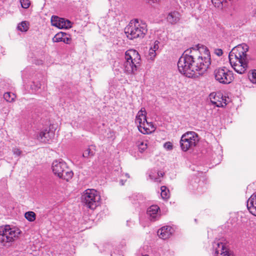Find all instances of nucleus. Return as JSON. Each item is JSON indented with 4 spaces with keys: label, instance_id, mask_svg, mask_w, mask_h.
<instances>
[{
    "label": "nucleus",
    "instance_id": "58836bf2",
    "mask_svg": "<svg viewBox=\"0 0 256 256\" xmlns=\"http://www.w3.org/2000/svg\"><path fill=\"white\" fill-rule=\"evenodd\" d=\"M215 54L218 56H221L223 54V52L221 49H216L215 50Z\"/></svg>",
    "mask_w": 256,
    "mask_h": 256
},
{
    "label": "nucleus",
    "instance_id": "37998d69",
    "mask_svg": "<svg viewBox=\"0 0 256 256\" xmlns=\"http://www.w3.org/2000/svg\"><path fill=\"white\" fill-rule=\"evenodd\" d=\"M126 176H127L128 178H130V176L128 174H126Z\"/></svg>",
    "mask_w": 256,
    "mask_h": 256
},
{
    "label": "nucleus",
    "instance_id": "412c9836",
    "mask_svg": "<svg viewBox=\"0 0 256 256\" xmlns=\"http://www.w3.org/2000/svg\"><path fill=\"white\" fill-rule=\"evenodd\" d=\"M58 28L60 29L68 28L72 27V22L64 18H60Z\"/></svg>",
    "mask_w": 256,
    "mask_h": 256
},
{
    "label": "nucleus",
    "instance_id": "c9c22d12",
    "mask_svg": "<svg viewBox=\"0 0 256 256\" xmlns=\"http://www.w3.org/2000/svg\"><path fill=\"white\" fill-rule=\"evenodd\" d=\"M149 54L150 56V58L151 59H154L156 56V51L150 48V50Z\"/></svg>",
    "mask_w": 256,
    "mask_h": 256
},
{
    "label": "nucleus",
    "instance_id": "7c9ffc66",
    "mask_svg": "<svg viewBox=\"0 0 256 256\" xmlns=\"http://www.w3.org/2000/svg\"><path fill=\"white\" fill-rule=\"evenodd\" d=\"M21 6L24 8H28L30 6V1L29 0H20Z\"/></svg>",
    "mask_w": 256,
    "mask_h": 256
},
{
    "label": "nucleus",
    "instance_id": "a878e982",
    "mask_svg": "<svg viewBox=\"0 0 256 256\" xmlns=\"http://www.w3.org/2000/svg\"><path fill=\"white\" fill-rule=\"evenodd\" d=\"M15 95L10 92H5L4 94V98L8 102H12L15 98Z\"/></svg>",
    "mask_w": 256,
    "mask_h": 256
},
{
    "label": "nucleus",
    "instance_id": "a19ab883",
    "mask_svg": "<svg viewBox=\"0 0 256 256\" xmlns=\"http://www.w3.org/2000/svg\"><path fill=\"white\" fill-rule=\"evenodd\" d=\"M120 184L122 186L124 185V182L122 180H120Z\"/></svg>",
    "mask_w": 256,
    "mask_h": 256
},
{
    "label": "nucleus",
    "instance_id": "ddd939ff",
    "mask_svg": "<svg viewBox=\"0 0 256 256\" xmlns=\"http://www.w3.org/2000/svg\"><path fill=\"white\" fill-rule=\"evenodd\" d=\"M146 214L149 220L152 222H154L160 217V208L157 205H152L148 208Z\"/></svg>",
    "mask_w": 256,
    "mask_h": 256
},
{
    "label": "nucleus",
    "instance_id": "f257e3e1",
    "mask_svg": "<svg viewBox=\"0 0 256 256\" xmlns=\"http://www.w3.org/2000/svg\"><path fill=\"white\" fill-rule=\"evenodd\" d=\"M186 50H188V56L192 58L191 64H192V67L194 66L196 67L194 68L195 75L196 72L198 74H202L210 64V58L208 50L205 51L206 56H203L198 50L193 48Z\"/></svg>",
    "mask_w": 256,
    "mask_h": 256
},
{
    "label": "nucleus",
    "instance_id": "f8f14e48",
    "mask_svg": "<svg viewBox=\"0 0 256 256\" xmlns=\"http://www.w3.org/2000/svg\"><path fill=\"white\" fill-rule=\"evenodd\" d=\"M209 96L211 102L217 107H224L227 104L226 99L220 92H212Z\"/></svg>",
    "mask_w": 256,
    "mask_h": 256
},
{
    "label": "nucleus",
    "instance_id": "9d476101",
    "mask_svg": "<svg viewBox=\"0 0 256 256\" xmlns=\"http://www.w3.org/2000/svg\"><path fill=\"white\" fill-rule=\"evenodd\" d=\"M214 76L216 80L222 84H228L234 78L232 72L225 67L216 68Z\"/></svg>",
    "mask_w": 256,
    "mask_h": 256
},
{
    "label": "nucleus",
    "instance_id": "9b49d317",
    "mask_svg": "<svg viewBox=\"0 0 256 256\" xmlns=\"http://www.w3.org/2000/svg\"><path fill=\"white\" fill-rule=\"evenodd\" d=\"M222 240H216L213 242V248L214 250V256H233L229 253L226 244Z\"/></svg>",
    "mask_w": 256,
    "mask_h": 256
},
{
    "label": "nucleus",
    "instance_id": "5701e85b",
    "mask_svg": "<svg viewBox=\"0 0 256 256\" xmlns=\"http://www.w3.org/2000/svg\"><path fill=\"white\" fill-rule=\"evenodd\" d=\"M160 174L158 172H156V170H152L149 174V177L154 182H158L160 180H159Z\"/></svg>",
    "mask_w": 256,
    "mask_h": 256
},
{
    "label": "nucleus",
    "instance_id": "a18cd8bd",
    "mask_svg": "<svg viewBox=\"0 0 256 256\" xmlns=\"http://www.w3.org/2000/svg\"><path fill=\"white\" fill-rule=\"evenodd\" d=\"M40 222H43V221H40Z\"/></svg>",
    "mask_w": 256,
    "mask_h": 256
},
{
    "label": "nucleus",
    "instance_id": "72a5a7b5",
    "mask_svg": "<svg viewBox=\"0 0 256 256\" xmlns=\"http://www.w3.org/2000/svg\"><path fill=\"white\" fill-rule=\"evenodd\" d=\"M71 40H72V39H71L70 36L68 34H67V36H64L62 42L66 44H68L70 42Z\"/></svg>",
    "mask_w": 256,
    "mask_h": 256
},
{
    "label": "nucleus",
    "instance_id": "7ed1b4c3",
    "mask_svg": "<svg viewBox=\"0 0 256 256\" xmlns=\"http://www.w3.org/2000/svg\"><path fill=\"white\" fill-rule=\"evenodd\" d=\"M147 30L146 23L140 22L138 19L132 20L124 29L127 38L131 40L143 38L146 34Z\"/></svg>",
    "mask_w": 256,
    "mask_h": 256
},
{
    "label": "nucleus",
    "instance_id": "ea45409f",
    "mask_svg": "<svg viewBox=\"0 0 256 256\" xmlns=\"http://www.w3.org/2000/svg\"><path fill=\"white\" fill-rule=\"evenodd\" d=\"M159 172V174H160L159 178H160V177H162V176H163V174H163L162 172Z\"/></svg>",
    "mask_w": 256,
    "mask_h": 256
},
{
    "label": "nucleus",
    "instance_id": "f3484780",
    "mask_svg": "<svg viewBox=\"0 0 256 256\" xmlns=\"http://www.w3.org/2000/svg\"><path fill=\"white\" fill-rule=\"evenodd\" d=\"M248 64V60L242 62L240 63L230 64L231 66L234 70L238 74H242L246 70Z\"/></svg>",
    "mask_w": 256,
    "mask_h": 256
},
{
    "label": "nucleus",
    "instance_id": "2f4dec72",
    "mask_svg": "<svg viewBox=\"0 0 256 256\" xmlns=\"http://www.w3.org/2000/svg\"><path fill=\"white\" fill-rule=\"evenodd\" d=\"M138 149L140 152H142L147 148V144L141 142L138 145Z\"/></svg>",
    "mask_w": 256,
    "mask_h": 256
},
{
    "label": "nucleus",
    "instance_id": "423d86ee",
    "mask_svg": "<svg viewBox=\"0 0 256 256\" xmlns=\"http://www.w3.org/2000/svg\"><path fill=\"white\" fill-rule=\"evenodd\" d=\"M20 234V231L16 226L2 225L0 226V242L4 246L7 243L14 240Z\"/></svg>",
    "mask_w": 256,
    "mask_h": 256
},
{
    "label": "nucleus",
    "instance_id": "2eb2a0df",
    "mask_svg": "<svg viewBox=\"0 0 256 256\" xmlns=\"http://www.w3.org/2000/svg\"><path fill=\"white\" fill-rule=\"evenodd\" d=\"M174 230L170 225H166L162 226L158 231V235L163 240L168 238L173 233Z\"/></svg>",
    "mask_w": 256,
    "mask_h": 256
},
{
    "label": "nucleus",
    "instance_id": "1a4fd4ad",
    "mask_svg": "<svg viewBox=\"0 0 256 256\" xmlns=\"http://www.w3.org/2000/svg\"><path fill=\"white\" fill-rule=\"evenodd\" d=\"M198 136L194 132H188L182 135L180 140L182 150L186 152L189 149L194 147L198 142Z\"/></svg>",
    "mask_w": 256,
    "mask_h": 256
},
{
    "label": "nucleus",
    "instance_id": "f03ea898",
    "mask_svg": "<svg viewBox=\"0 0 256 256\" xmlns=\"http://www.w3.org/2000/svg\"><path fill=\"white\" fill-rule=\"evenodd\" d=\"M140 56L136 50L130 49L126 50L122 65L124 72L127 74H134L140 66Z\"/></svg>",
    "mask_w": 256,
    "mask_h": 256
},
{
    "label": "nucleus",
    "instance_id": "39448f33",
    "mask_svg": "<svg viewBox=\"0 0 256 256\" xmlns=\"http://www.w3.org/2000/svg\"><path fill=\"white\" fill-rule=\"evenodd\" d=\"M52 168L56 176L66 181H68L73 176L72 171L68 166L62 160L54 161Z\"/></svg>",
    "mask_w": 256,
    "mask_h": 256
},
{
    "label": "nucleus",
    "instance_id": "6e6552de",
    "mask_svg": "<svg viewBox=\"0 0 256 256\" xmlns=\"http://www.w3.org/2000/svg\"><path fill=\"white\" fill-rule=\"evenodd\" d=\"M100 196L94 189H87L82 196V202L88 208L94 210L100 204Z\"/></svg>",
    "mask_w": 256,
    "mask_h": 256
},
{
    "label": "nucleus",
    "instance_id": "c03bdc74",
    "mask_svg": "<svg viewBox=\"0 0 256 256\" xmlns=\"http://www.w3.org/2000/svg\"><path fill=\"white\" fill-rule=\"evenodd\" d=\"M142 256H148V254H145V255Z\"/></svg>",
    "mask_w": 256,
    "mask_h": 256
},
{
    "label": "nucleus",
    "instance_id": "20e7f679",
    "mask_svg": "<svg viewBox=\"0 0 256 256\" xmlns=\"http://www.w3.org/2000/svg\"><path fill=\"white\" fill-rule=\"evenodd\" d=\"M188 50H185L182 56L180 58L178 67V71L182 74L188 78H193L196 76L194 72V69L196 67H192L191 64L192 58L188 56Z\"/></svg>",
    "mask_w": 256,
    "mask_h": 256
},
{
    "label": "nucleus",
    "instance_id": "f704fd0d",
    "mask_svg": "<svg viewBox=\"0 0 256 256\" xmlns=\"http://www.w3.org/2000/svg\"><path fill=\"white\" fill-rule=\"evenodd\" d=\"M164 148L168 150H170L172 148V145L170 142H166L164 145Z\"/></svg>",
    "mask_w": 256,
    "mask_h": 256
},
{
    "label": "nucleus",
    "instance_id": "c756f323",
    "mask_svg": "<svg viewBox=\"0 0 256 256\" xmlns=\"http://www.w3.org/2000/svg\"><path fill=\"white\" fill-rule=\"evenodd\" d=\"M40 84L38 82H34L31 85L30 88L34 92H37L40 88Z\"/></svg>",
    "mask_w": 256,
    "mask_h": 256
},
{
    "label": "nucleus",
    "instance_id": "4be33fe9",
    "mask_svg": "<svg viewBox=\"0 0 256 256\" xmlns=\"http://www.w3.org/2000/svg\"><path fill=\"white\" fill-rule=\"evenodd\" d=\"M64 36H67V34L63 32H58L52 38V42H62Z\"/></svg>",
    "mask_w": 256,
    "mask_h": 256
},
{
    "label": "nucleus",
    "instance_id": "0eeeda50",
    "mask_svg": "<svg viewBox=\"0 0 256 256\" xmlns=\"http://www.w3.org/2000/svg\"><path fill=\"white\" fill-rule=\"evenodd\" d=\"M248 48V46L246 44H238L233 48L228 56L230 64L240 63L248 60L246 52Z\"/></svg>",
    "mask_w": 256,
    "mask_h": 256
},
{
    "label": "nucleus",
    "instance_id": "b1692460",
    "mask_svg": "<svg viewBox=\"0 0 256 256\" xmlns=\"http://www.w3.org/2000/svg\"><path fill=\"white\" fill-rule=\"evenodd\" d=\"M24 216L29 222H32L36 220V215L34 212L30 211L25 213Z\"/></svg>",
    "mask_w": 256,
    "mask_h": 256
},
{
    "label": "nucleus",
    "instance_id": "dca6fc26",
    "mask_svg": "<svg viewBox=\"0 0 256 256\" xmlns=\"http://www.w3.org/2000/svg\"><path fill=\"white\" fill-rule=\"evenodd\" d=\"M247 208L252 214L256 216V192L248 200Z\"/></svg>",
    "mask_w": 256,
    "mask_h": 256
},
{
    "label": "nucleus",
    "instance_id": "473e14b6",
    "mask_svg": "<svg viewBox=\"0 0 256 256\" xmlns=\"http://www.w3.org/2000/svg\"><path fill=\"white\" fill-rule=\"evenodd\" d=\"M250 79L252 83L256 84V70H254L252 72V76L250 77Z\"/></svg>",
    "mask_w": 256,
    "mask_h": 256
},
{
    "label": "nucleus",
    "instance_id": "6ab92c4d",
    "mask_svg": "<svg viewBox=\"0 0 256 256\" xmlns=\"http://www.w3.org/2000/svg\"><path fill=\"white\" fill-rule=\"evenodd\" d=\"M180 19V13L176 11L169 12L166 17L167 21L172 24H176L179 21Z\"/></svg>",
    "mask_w": 256,
    "mask_h": 256
},
{
    "label": "nucleus",
    "instance_id": "393cba45",
    "mask_svg": "<svg viewBox=\"0 0 256 256\" xmlns=\"http://www.w3.org/2000/svg\"><path fill=\"white\" fill-rule=\"evenodd\" d=\"M17 28L21 32H26L28 29V24L26 21L22 22L18 24Z\"/></svg>",
    "mask_w": 256,
    "mask_h": 256
},
{
    "label": "nucleus",
    "instance_id": "a211bd4d",
    "mask_svg": "<svg viewBox=\"0 0 256 256\" xmlns=\"http://www.w3.org/2000/svg\"><path fill=\"white\" fill-rule=\"evenodd\" d=\"M138 130L143 134H149L154 130V128L151 123L148 122L142 126H138Z\"/></svg>",
    "mask_w": 256,
    "mask_h": 256
},
{
    "label": "nucleus",
    "instance_id": "e433bc0d",
    "mask_svg": "<svg viewBox=\"0 0 256 256\" xmlns=\"http://www.w3.org/2000/svg\"><path fill=\"white\" fill-rule=\"evenodd\" d=\"M12 152L14 154L18 156H20L22 152L18 148H14L12 150Z\"/></svg>",
    "mask_w": 256,
    "mask_h": 256
},
{
    "label": "nucleus",
    "instance_id": "aec40b11",
    "mask_svg": "<svg viewBox=\"0 0 256 256\" xmlns=\"http://www.w3.org/2000/svg\"><path fill=\"white\" fill-rule=\"evenodd\" d=\"M135 122L136 124H139L138 126H142L147 122L146 112L144 110H142V109H141V110L138 112L136 116Z\"/></svg>",
    "mask_w": 256,
    "mask_h": 256
},
{
    "label": "nucleus",
    "instance_id": "cd10ccee",
    "mask_svg": "<svg viewBox=\"0 0 256 256\" xmlns=\"http://www.w3.org/2000/svg\"><path fill=\"white\" fill-rule=\"evenodd\" d=\"M161 196L164 199H167L169 197V190L165 186L161 187Z\"/></svg>",
    "mask_w": 256,
    "mask_h": 256
},
{
    "label": "nucleus",
    "instance_id": "4c0bfd02",
    "mask_svg": "<svg viewBox=\"0 0 256 256\" xmlns=\"http://www.w3.org/2000/svg\"><path fill=\"white\" fill-rule=\"evenodd\" d=\"M160 44V42L158 40H156L154 42V44L152 48H151L152 49L156 51L158 49V44Z\"/></svg>",
    "mask_w": 256,
    "mask_h": 256
},
{
    "label": "nucleus",
    "instance_id": "bb28decb",
    "mask_svg": "<svg viewBox=\"0 0 256 256\" xmlns=\"http://www.w3.org/2000/svg\"><path fill=\"white\" fill-rule=\"evenodd\" d=\"M94 154V150H92L90 148H88L84 152L82 156L87 158L92 156Z\"/></svg>",
    "mask_w": 256,
    "mask_h": 256
},
{
    "label": "nucleus",
    "instance_id": "4468645a",
    "mask_svg": "<svg viewBox=\"0 0 256 256\" xmlns=\"http://www.w3.org/2000/svg\"><path fill=\"white\" fill-rule=\"evenodd\" d=\"M54 134L53 131L50 130H44L40 132L37 136L38 140L44 143L49 142L54 137Z\"/></svg>",
    "mask_w": 256,
    "mask_h": 256
},
{
    "label": "nucleus",
    "instance_id": "79ce46f5",
    "mask_svg": "<svg viewBox=\"0 0 256 256\" xmlns=\"http://www.w3.org/2000/svg\"><path fill=\"white\" fill-rule=\"evenodd\" d=\"M138 198H140V200L142 199V200L143 198L142 196H138Z\"/></svg>",
    "mask_w": 256,
    "mask_h": 256
},
{
    "label": "nucleus",
    "instance_id": "c85d7f7f",
    "mask_svg": "<svg viewBox=\"0 0 256 256\" xmlns=\"http://www.w3.org/2000/svg\"><path fill=\"white\" fill-rule=\"evenodd\" d=\"M60 18L58 16H52L51 18V23L53 26L58 28Z\"/></svg>",
    "mask_w": 256,
    "mask_h": 256
}]
</instances>
